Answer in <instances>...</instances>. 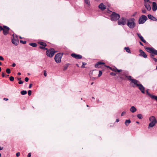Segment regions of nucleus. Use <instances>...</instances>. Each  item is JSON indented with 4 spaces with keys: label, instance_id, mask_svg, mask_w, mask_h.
Returning <instances> with one entry per match:
<instances>
[{
    "label": "nucleus",
    "instance_id": "nucleus-18",
    "mask_svg": "<svg viewBox=\"0 0 157 157\" xmlns=\"http://www.w3.org/2000/svg\"><path fill=\"white\" fill-rule=\"evenodd\" d=\"M12 42L13 44L16 45H17L19 43L18 40L17 38H13L12 40Z\"/></svg>",
    "mask_w": 157,
    "mask_h": 157
},
{
    "label": "nucleus",
    "instance_id": "nucleus-22",
    "mask_svg": "<svg viewBox=\"0 0 157 157\" xmlns=\"http://www.w3.org/2000/svg\"><path fill=\"white\" fill-rule=\"evenodd\" d=\"M105 63H104L103 62H98L95 65V67L96 68H98L99 67V66L101 64H104Z\"/></svg>",
    "mask_w": 157,
    "mask_h": 157
},
{
    "label": "nucleus",
    "instance_id": "nucleus-54",
    "mask_svg": "<svg viewBox=\"0 0 157 157\" xmlns=\"http://www.w3.org/2000/svg\"><path fill=\"white\" fill-rule=\"evenodd\" d=\"M2 76L3 77H4L5 76V74L4 73L2 72Z\"/></svg>",
    "mask_w": 157,
    "mask_h": 157
},
{
    "label": "nucleus",
    "instance_id": "nucleus-45",
    "mask_svg": "<svg viewBox=\"0 0 157 157\" xmlns=\"http://www.w3.org/2000/svg\"><path fill=\"white\" fill-rule=\"evenodd\" d=\"M29 79L28 77H26L25 78V81L27 82L28 81Z\"/></svg>",
    "mask_w": 157,
    "mask_h": 157
},
{
    "label": "nucleus",
    "instance_id": "nucleus-50",
    "mask_svg": "<svg viewBox=\"0 0 157 157\" xmlns=\"http://www.w3.org/2000/svg\"><path fill=\"white\" fill-rule=\"evenodd\" d=\"M153 59L155 62H157V59L155 58H153Z\"/></svg>",
    "mask_w": 157,
    "mask_h": 157
},
{
    "label": "nucleus",
    "instance_id": "nucleus-41",
    "mask_svg": "<svg viewBox=\"0 0 157 157\" xmlns=\"http://www.w3.org/2000/svg\"><path fill=\"white\" fill-rule=\"evenodd\" d=\"M44 75L46 77L47 76V74L46 72V71L45 70H44Z\"/></svg>",
    "mask_w": 157,
    "mask_h": 157
},
{
    "label": "nucleus",
    "instance_id": "nucleus-57",
    "mask_svg": "<svg viewBox=\"0 0 157 157\" xmlns=\"http://www.w3.org/2000/svg\"><path fill=\"white\" fill-rule=\"evenodd\" d=\"M119 121V119H117L116 120V122H118Z\"/></svg>",
    "mask_w": 157,
    "mask_h": 157
},
{
    "label": "nucleus",
    "instance_id": "nucleus-29",
    "mask_svg": "<svg viewBox=\"0 0 157 157\" xmlns=\"http://www.w3.org/2000/svg\"><path fill=\"white\" fill-rule=\"evenodd\" d=\"M29 44L30 46H32V47H36L37 45V44L35 43H30Z\"/></svg>",
    "mask_w": 157,
    "mask_h": 157
},
{
    "label": "nucleus",
    "instance_id": "nucleus-56",
    "mask_svg": "<svg viewBox=\"0 0 157 157\" xmlns=\"http://www.w3.org/2000/svg\"><path fill=\"white\" fill-rule=\"evenodd\" d=\"M140 44L141 45L143 46V44L141 42H140Z\"/></svg>",
    "mask_w": 157,
    "mask_h": 157
},
{
    "label": "nucleus",
    "instance_id": "nucleus-3",
    "mask_svg": "<svg viewBox=\"0 0 157 157\" xmlns=\"http://www.w3.org/2000/svg\"><path fill=\"white\" fill-rule=\"evenodd\" d=\"M111 19L112 21H116L120 17V15L115 12H113L110 16Z\"/></svg>",
    "mask_w": 157,
    "mask_h": 157
},
{
    "label": "nucleus",
    "instance_id": "nucleus-27",
    "mask_svg": "<svg viewBox=\"0 0 157 157\" xmlns=\"http://www.w3.org/2000/svg\"><path fill=\"white\" fill-rule=\"evenodd\" d=\"M124 49L125 50L126 52L129 53H131L129 47H125Z\"/></svg>",
    "mask_w": 157,
    "mask_h": 157
},
{
    "label": "nucleus",
    "instance_id": "nucleus-26",
    "mask_svg": "<svg viewBox=\"0 0 157 157\" xmlns=\"http://www.w3.org/2000/svg\"><path fill=\"white\" fill-rule=\"evenodd\" d=\"M38 44H40L42 45L43 46L45 47L46 46V44L45 43L42 41H39L38 42Z\"/></svg>",
    "mask_w": 157,
    "mask_h": 157
},
{
    "label": "nucleus",
    "instance_id": "nucleus-53",
    "mask_svg": "<svg viewBox=\"0 0 157 157\" xmlns=\"http://www.w3.org/2000/svg\"><path fill=\"white\" fill-rule=\"evenodd\" d=\"M32 84H29V88H31L32 87Z\"/></svg>",
    "mask_w": 157,
    "mask_h": 157
},
{
    "label": "nucleus",
    "instance_id": "nucleus-44",
    "mask_svg": "<svg viewBox=\"0 0 157 157\" xmlns=\"http://www.w3.org/2000/svg\"><path fill=\"white\" fill-rule=\"evenodd\" d=\"M23 83V81L21 80H19L18 82V83L20 84H22Z\"/></svg>",
    "mask_w": 157,
    "mask_h": 157
},
{
    "label": "nucleus",
    "instance_id": "nucleus-37",
    "mask_svg": "<svg viewBox=\"0 0 157 157\" xmlns=\"http://www.w3.org/2000/svg\"><path fill=\"white\" fill-rule=\"evenodd\" d=\"M32 94V91L31 90H29L28 91V94L29 96L31 95Z\"/></svg>",
    "mask_w": 157,
    "mask_h": 157
},
{
    "label": "nucleus",
    "instance_id": "nucleus-9",
    "mask_svg": "<svg viewBox=\"0 0 157 157\" xmlns=\"http://www.w3.org/2000/svg\"><path fill=\"white\" fill-rule=\"evenodd\" d=\"M55 53V52L53 49H51L47 51L46 54L48 56L50 57H52Z\"/></svg>",
    "mask_w": 157,
    "mask_h": 157
},
{
    "label": "nucleus",
    "instance_id": "nucleus-19",
    "mask_svg": "<svg viewBox=\"0 0 157 157\" xmlns=\"http://www.w3.org/2000/svg\"><path fill=\"white\" fill-rule=\"evenodd\" d=\"M147 17L149 19L153 21H156L157 20V19L155 17H153L151 14H148L147 15Z\"/></svg>",
    "mask_w": 157,
    "mask_h": 157
},
{
    "label": "nucleus",
    "instance_id": "nucleus-52",
    "mask_svg": "<svg viewBox=\"0 0 157 157\" xmlns=\"http://www.w3.org/2000/svg\"><path fill=\"white\" fill-rule=\"evenodd\" d=\"M16 64L15 63H13L12 64V66L13 67H14L16 66Z\"/></svg>",
    "mask_w": 157,
    "mask_h": 157
},
{
    "label": "nucleus",
    "instance_id": "nucleus-15",
    "mask_svg": "<svg viewBox=\"0 0 157 157\" xmlns=\"http://www.w3.org/2000/svg\"><path fill=\"white\" fill-rule=\"evenodd\" d=\"M99 8L102 10H103L106 8V6L103 3H101L98 6Z\"/></svg>",
    "mask_w": 157,
    "mask_h": 157
},
{
    "label": "nucleus",
    "instance_id": "nucleus-21",
    "mask_svg": "<svg viewBox=\"0 0 157 157\" xmlns=\"http://www.w3.org/2000/svg\"><path fill=\"white\" fill-rule=\"evenodd\" d=\"M110 69L113 71L114 72H120L122 71L121 70H118L116 68L113 67V68H111Z\"/></svg>",
    "mask_w": 157,
    "mask_h": 157
},
{
    "label": "nucleus",
    "instance_id": "nucleus-40",
    "mask_svg": "<svg viewBox=\"0 0 157 157\" xmlns=\"http://www.w3.org/2000/svg\"><path fill=\"white\" fill-rule=\"evenodd\" d=\"M20 43H22L23 44H25L26 43V41H23L22 40H20Z\"/></svg>",
    "mask_w": 157,
    "mask_h": 157
},
{
    "label": "nucleus",
    "instance_id": "nucleus-47",
    "mask_svg": "<svg viewBox=\"0 0 157 157\" xmlns=\"http://www.w3.org/2000/svg\"><path fill=\"white\" fill-rule=\"evenodd\" d=\"M4 60V58L2 56H0V60Z\"/></svg>",
    "mask_w": 157,
    "mask_h": 157
},
{
    "label": "nucleus",
    "instance_id": "nucleus-63",
    "mask_svg": "<svg viewBox=\"0 0 157 157\" xmlns=\"http://www.w3.org/2000/svg\"><path fill=\"white\" fill-rule=\"evenodd\" d=\"M92 99H95L94 98V97H92Z\"/></svg>",
    "mask_w": 157,
    "mask_h": 157
},
{
    "label": "nucleus",
    "instance_id": "nucleus-42",
    "mask_svg": "<svg viewBox=\"0 0 157 157\" xmlns=\"http://www.w3.org/2000/svg\"><path fill=\"white\" fill-rule=\"evenodd\" d=\"M126 113L125 111H124V112H122L121 114V116H124L126 114Z\"/></svg>",
    "mask_w": 157,
    "mask_h": 157
},
{
    "label": "nucleus",
    "instance_id": "nucleus-12",
    "mask_svg": "<svg viewBox=\"0 0 157 157\" xmlns=\"http://www.w3.org/2000/svg\"><path fill=\"white\" fill-rule=\"evenodd\" d=\"M139 52H140V54L139 55L140 56L143 57L145 58H147V56L142 50L140 49Z\"/></svg>",
    "mask_w": 157,
    "mask_h": 157
},
{
    "label": "nucleus",
    "instance_id": "nucleus-58",
    "mask_svg": "<svg viewBox=\"0 0 157 157\" xmlns=\"http://www.w3.org/2000/svg\"><path fill=\"white\" fill-rule=\"evenodd\" d=\"M3 148V147H1L0 146V150H2Z\"/></svg>",
    "mask_w": 157,
    "mask_h": 157
},
{
    "label": "nucleus",
    "instance_id": "nucleus-64",
    "mask_svg": "<svg viewBox=\"0 0 157 157\" xmlns=\"http://www.w3.org/2000/svg\"><path fill=\"white\" fill-rule=\"evenodd\" d=\"M136 123H137V124H139V122H138V121H136Z\"/></svg>",
    "mask_w": 157,
    "mask_h": 157
},
{
    "label": "nucleus",
    "instance_id": "nucleus-36",
    "mask_svg": "<svg viewBox=\"0 0 157 157\" xmlns=\"http://www.w3.org/2000/svg\"><path fill=\"white\" fill-rule=\"evenodd\" d=\"M142 11L143 13H146L147 12L146 10L145 9H143L142 10Z\"/></svg>",
    "mask_w": 157,
    "mask_h": 157
},
{
    "label": "nucleus",
    "instance_id": "nucleus-4",
    "mask_svg": "<svg viewBox=\"0 0 157 157\" xmlns=\"http://www.w3.org/2000/svg\"><path fill=\"white\" fill-rule=\"evenodd\" d=\"M135 86H136L137 87H138L139 89L141 91V92L143 93H145L144 92V89L145 88L140 83L139 81L137 80V82H136V83L135 84H134Z\"/></svg>",
    "mask_w": 157,
    "mask_h": 157
},
{
    "label": "nucleus",
    "instance_id": "nucleus-13",
    "mask_svg": "<svg viewBox=\"0 0 157 157\" xmlns=\"http://www.w3.org/2000/svg\"><path fill=\"white\" fill-rule=\"evenodd\" d=\"M149 3H144V6L148 11L151 10V7L149 4Z\"/></svg>",
    "mask_w": 157,
    "mask_h": 157
},
{
    "label": "nucleus",
    "instance_id": "nucleus-14",
    "mask_svg": "<svg viewBox=\"0 0 157 157\" xmlns=\"http://www.w3.org/2000/svg\"><path fill=\"white\" fill-rule=\"evenodd\" d=\"M152 9L153 11H155L157 10V4L155 2L152 3Z\"/></svg>",
    "mask_w": 157,
    "mask_h": 157
},
{
    "label": "nucleus",
    "instance_id": "nucleus-62",
    "mask_svg": "<svg viewBox=\"0 0 157 157\" xmlns=\"http://www.w3.org/2000/svg\"><path fill=\"white\" fill-rule=\"evenodd\" d=\"M76 66L78 67H79V65H78V64H76Z\"/></svg>",
    "mask_w": 157,
    "mask_h": 157
},
{
    "label": "nucleus",
    "instance_id": "nucleus-61",
    "mask_svg": "<svg viewBox=\"0 0 157 157\" xmlns=\"http://www.w3.org/2000/svg\"><path fill=\"white\" fill-rule=\"evenodd\" d=\"M97 103H98L99 102V99H98L97 100Z\"/></svg>",
    "mask_w": 157,
    "mask_h": 157
},
{
    "label": "nucleus",
    "instance_id": "nucleus-28",
    "mask_svg": "<svg viewBox=\"0 0 157 157\" xmlns=\"http://www.w3.org/2000/svg\"><path fill=\"white\" fill-rule=\"evenodd\" d=\"M146 92L147 94V95H148L151 98H153V95L152 94H150L149 92H148V90H146Z\"/></svg>",
    "mask_w": 157,
    "mask_h": 157
},
{
    "label": "nucleus",
    "instance_id": "nucleus-1",
    "mask_svg": "<svg viewBox=\"0 0 157 157\" xmlns=\"http://www.w3.org/2000/svg\"><path fill=\"white\" fill-rule=\"evenodd\" d=\"M128 72L124 71L120 73L119 76L120 78L122 79H125L123 76H125L127 78V79L128 80L131 81L130 83V85L132 86V87H134L135 86L134 84L136 83V82H137V80L133 79L132 77L131 76H128Z\"/></svg>",
    "mask_w": 157,
    "mask_h": 157
},
{
    "label": "nucleus",
    "instance_id": "nucleus-30",
    "mask_svg": "<svg viewBox=\"0 0 157 157\" xmlns=\"http://www.w3.org/2000/svg\"><path fill=\"white\" fill-rule=\"evenodd\" d=\"M21 94L22 95H24L27 94V91L26 90H23L21 91Z\"/></svg>",
    "mask_w": 157,
    "mask_h": 157
},
{
    "label": "nucleus",
    "instance_id": "nucleus-7",
    "mask_svg": "<svg viewBox=\"0 0 157 157\" xmlns=\"http://www.w3.org/2000/svg\"><path fill=\"white\" fill-rule=\"evenodd\" d=\"M62 55L60 53H59L56 54L55 56V61L57 63H59L61 61V59L62 57Z\"/></svg>",
    "mask_w": 157,
    "mask_h": 157
},
{
    "label": "nucleus",
    "instance_id": "nucleus-46",
    "mask_svg": "<svg viewBox=\"0 0 157 157\" xmlns=\"http://www.w3.org/2000/svg\"><path fill=\"white\" fill-rule=\"evenodd\" d=\"M16 156L17 157H18L20 156V152H17L16 154Z\"/></svg>",
    "mask_w": 157,
    "mask_h": 157
},
{
    "label": "nucleus",
    "instance_id": "nucleus-39",
    "mask_svg": "<svg viewBox=\"0 0 157 157\" xmlns=\"http://www.w3.org/2000/svg\"><path fill=\"white\" fill-rule=\"evenodd\" d=\"M68 67V65L64 67L63 69V70L64 71H65L67 69Z\"/></svg>",
    "mask_w": 157,
    "mask_h": 157
},
{
    "label": "nucleus",
    "instance_id": "nucleus-55",
    "mask_svg": "<svg viewBox=\"0 0 157 157\" xmlns=\"http://www.w3.org/2000/svg\"><path fill=\"white\" fill-rule=\"evenodd\" d=\"M3 99H4V100H5L6 101H8V98H4Z\"/></svg>",
    "mask_w": 157,
    "mask_h": 157
},
{
    "label": "nucleus",
    "instance_id": "nucleus-48",
    "mask_svg": "<svg viewBox=\"0 0 157 157\" xmlns=\"http://www.w3.org/2000/svg\"><path fill=\"white\" fill-rule=\"evenodd\" d=\"M40 48L42 49H47L46 48H45L44 46H43V47L40 46Z\"/></svg>",
    "mask_w": 157,
    "mask_h": 157
},
{
    "label": "nucleus",
    "instance_id": "nucleus-33",
    "mask_svg": "<svg viewBox=\"0 0 157 157\" xmlns=\"http://www.w3.org/2000/svg\"><path fill=\"white\" fill-rule=\"evenodd\" d=\"M6 71L8 74H10V69L8 68L6 69Z\"/></svg>",
    "mask_w": 157,
    "mask_h": 157
},
{
    "label": "nucleus",
    "instance_id": "nucleus-6",
    "mask_svg": "<svg viewBox=\"0 0 157 157\" xmlns=\"http://www.w3.org/2000/svg\"><path fill=\"white\" fill-rule=\"evenodd\" d=\"M127 19L125 17H121L119 19L117 23L118 25H125L126 23Z\"/></svg>",
    "mask_w": 157,
    "mask_h": 157
},
{
    "label": "nucleus",
    "instance_id": "nucleus-17",
    "mask_svg": "<svg viewBox=\"0 0 157 157\" xmlns=\"http://www.w3.org/2000/svg\"><path fill=\"white\" fill-rule=\"evenodd\" d=\"M149 120L151 122L157 123V121L154 116H152L149 118Z\"/></svg>",
    "mask_w": 157,
    "mask_h": 157
},
{
    "label": "nucleus",
    "instance_id": "nucleus-59",
    "mask_svg": "<svg viewBox=\"0 0 157 157\" xmlns=\"http://www.w3.org/2000/svg\"><path fill=\"white\" fill-rule=\"evenodd\" d=\"M18 75H21V73L20 72H19L18 73Z\"/></svg>",
    "mask_w": 157,
    "mask_h": 157
},
{
    "label": "nucleus",
    "instance_id": "nucleus-24",
    "mask_svg": "<svg viewBox=\"0 0 157 157\" xmlns=\"http://www.w3.org/2000/svg\"><path fill=\"white\" fill-rule=\"evenodd\" d=\"M131 123V121L130 120H126L125 122V124L127 126H128L129 124Z\"/></svg>",
    "mask_w": 157,
    "mask_h": 157
},
{
    "label": "nucleus",
    "instance_id": "nucleus-8",
    "mask_svg": "<svg viewBox=\"0 0 157 157\" xmlns=\"http://www.w3.org/2000/svg\"><path fill=\"white\" fill-rule=\"evenodd\" d=\"M147 19L146 16L144 15H142L139 18V24H143L144 23Z\"/></svg>",
    "mask_w": 157,
    "mask_h": 157
},
{
    "label": "nucleus",
    "instance_id": "nucleus-60",
    "mask_svg": "<svg viewBox=\"0 0 157 157\" xmlns=\"http://www.w3.org/2000/svg\"><path fill=\"white\" fill-rule=\"evenodd\" d=\"M21 79V78H18V80H19H19H20V79Z\"/></svg>",
    "mask_w": 157,
    "mask_h": 157
},
{
    "label": "nucleus",
    "instance_id": "nucleus-23",
    "mask_svg": "<svg viewBox=\"0 0 157 157\" xmlns=\"http://www.w3.org/2000/svg\"><path fill=\"white\" fill-rule=\"evenodd\" d=\"M156 123V122H151L149 124L148 128L153 127Z\"/></svg>",
    "mask_w": 157,
    "mask_h": 157
},
{
    "label": "nucleus",
    "instance_id": "nucleus-43",
    "mask_svg": "<svg viewBox=\"0 0 157 157\" xmlns=\"http://www.w3.org/2000/svg\"><path fill=\"white\" fill-rule=\"evenodd\" d=\"M86 63H85L83 62L82 63V65L81 66V67H83V68L85 67L84 66L86 65Z\"/></svg>",
    "mask_w": 157,
    "mask_h": 157
},
{
    "label": "nucleus",
    "instance_id": "nucleus-25",
    "mask_svg": "<svg viewBox=\"0 0 157 157\" xmlns=\"http://www.w3.org/2000/svg\"><path fill=\"white\" fill-rule=\"evenodd\" d=\"M84 2L89 6L90 5V0H84Z\"/></svg>",
    "mask_w": 157,
    "mask_h": 157
},
{
    "label": "nucleus",
    "instance_id": "nucleus-32",
    "mask_svg": "<svg viewBox=\"0 0 157 157\" xmlns=\"http://www.w3.org/2000/svg\"><path fill=\"white\" fill-rule=\"evenodd\" d=\"M102 74V72L101 71H99V74L98 75V77H100L101 75Z\"/></svg>",
    "mask_w": 157,
    "mask_h": 157
},
{
    "label": "nucleus",
    "instance_id": "nucleus-20",
    "mask_svg": "<svg viewBox=\"0 0 157 157\" xmlns=\"http://www.w3.org/2000/svg\"><path fill=\"white\" fill-rule=\"evenodd\" d=\"M137 109L134 106H132L130 109V111L132 113H134L136 111Z\"/></svg>",
    "mask_w": 157,
    "mask_h": 157
},
{
    "label": "nucleus",
    "instance_id": "nucleus-35",
    "mask_svg": "<svg viewBox=\"0 0 157 157\" xmlns=\"http://www.w3.org/2000/svg\"><path fill=\"white\" fill-rule=\"evenodd\" d=\"M144 3H151V1H150L149 0H144Z\"/></svg>",
    "mask_w": 157,
    "mask_h": 157
},
{
    "label": "nucleus",
    "instance_id": "nucleus-38",
    "mask_svg": "<svg viewBox=\"0 0 157 157\" xmlns=\"http://www.w3.org/2000/svg\"><path fill=\"white\" fill-rule=\"evenodd\" d=\"M110 75L112 76H115L116 75V74L114 72H111L110 73Z\"/></svg>",
    "mask_w": 157,
    "mask_h": 157
},
{
    "label": "nucleus",
    "instance_id": "nucleus-51",
    "mask_svg": "<svg viewBox=\"0 0 157 157\" xmlns=\"http://www.w3.org/2000/svg\"><path fill=\"white\" fill-rule=\"evenodd\" d=\"M150 56H151V57L152 58V59H153V58H154V55L152 54H151L150 55Z\"/></svg>",
    "mask_w": 157,
    "mask_h": 157
},
{
    "label": "nucleus",
    "instance_id": "nucleus-16",
    "mask_svg": "<svg viewBox=\"0 0 157 157\" xmlns=\"http://www.w3.org/2000/svg\"><path fill=\"white\" fill-rule=\"evenodd\" d=\"M136 35H137L139 37V38L144 43H146V41L144 39L143 37L139 33H137Z\"/></svg>",
    "mask_w": 157,
    "mask_h": 157
},
{
    "label": "nucleus",
    "instance_id": "nucleus-2",
    "mask_svg": "<svg viewBox=\"0 0 157 157\" xmlns=\"http://www.w3.org/2000/svg\"><path fill=\"white\" fill-rule=\"evenodd\" d=\"M135 19L132 18L127 20V25L130 29H133L135 26Z\"/></svg>",
    "mask_w": 157,
    "mask_h": 157
},
{
    "label": "nucleus",
    "instance_id": "nucleus-49",
    "mask_svg": "<svg viewBox=\"0 0 157 157\" xmlns=\"http://www.w3.org/2000/svg\"><path fill=\"white\" fill-rule=\"evenodd\" d=\"M31 156V153H29L27 157H30Z\"/></svg>",
    "mask_w": 157,
    "mask_h": 157
},
{
    "label": "nucleus",
    "instance_id": "nucleus-10",
    "mask_svg": "<svg viewBox=\"0 0 157 157\" xmlns=\"http://www.w3.org/2000/svg\"><path fill=\"white\" fill-rule=\"evenodd\" d=\"M10 28L8 27L4 26V28H3L2 30H3V33L4 35H6L8 33V32Z\"/></svg>",
    "mask_w": 157,
    "mask_h": 157
},
{
    "label": "nucleus",
    "instance_id": "nucleus-5",
    "mask_svg": "<svg viewBox=\"0 0 157 157\" xmlns=\"http://www.w3.org/2000/svg\"><path fill=\"white\" fill-rule=\"evenodd\" d=\"M144 48L148 52L150 53H151L155 55H157V50L153 48L145 47Z\"/></svg>",
    "mask_w": 157,
    "mask_h": 157
},
{
    "label": "nucleus",
    "instance_id": "nucleus-34",
    "mask_svg": "<svg viewBox=\"0 0 157 157\" xmlns=\"http://www.w3.org/2000/svg\"><path fill=\"white\" fill-rule=\"evenodd\" d=\"M10 80L11 81H13L14 80V78L13 76H10Z\"/></svg>",
    "mask_w": 157,
    "mask_h": 157
},
{
    "label": "nucleus",
    "instance_id": "nucleus-31",
    "mask_svg": "<svg viewBox=\"0 0 157 157\" xmlns=\"http://www.w3.org/2000/svg\"><path fill=\"white\" fill-rule=\"evenodd\" d=\"M137 117L140 119H142L143 118V116L141 114H138L137 115Z\"/></svg>",
    "mask_w": 157,
    "mask_h": 157
},
{
    "label": "nucleus",
    "instance_id": "nucleus-11",
    "mask_svg": "<svg viewBox=\"0 0 157 157\" xmlns=\"http://www.w3.org/2000/svg\"><path fill=\"white\" fill-rule=\"evenodd\" d=\"M71 56L76 59H79L82 58V56L81 55L76 54L75 53H72L71 55Z\"/></svg>",
    "mask_w": 157,
    "mask_h": 157
}]
</instances>
